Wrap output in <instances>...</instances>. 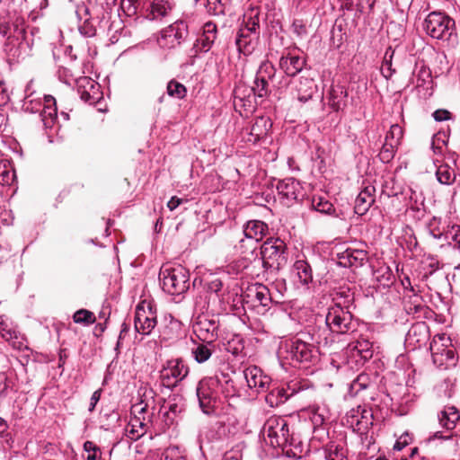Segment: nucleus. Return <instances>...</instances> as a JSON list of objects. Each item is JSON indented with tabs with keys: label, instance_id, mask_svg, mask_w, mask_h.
Returning a JSON list of instances; mask_svg holds the SVG:
<instances>
[{
	"label": "nucleus",
	"instance_id": "obj_1",
	"mask_svg": "<svg viewBox=\"0 0 460 460\" xmlns=\"http://www.w3.org/2000/svg\"><path fill=\"white\" fill-rule=\"evenodd\" d=\"M313 332H301L298 337L291 341L288 346V353L291 359L298 363H314L318 359V346L323 340L327 343L326 337L322 338L321 328L316 332L314 328Z\"/></svg>",
	"mask_w": 460,
	"mask_h": 460
},
{
	"label": "nucleus",
	"instance_id": "obj_2",
	"mask_svg": "<svg viewBox=\"0 0 460 460\" xmlns=\"http://www.w3.org/2000/svg\"><path fill=\"white\" fill-rule=\"evenodd\" d=\"M261 258L266 271L278 273L288 264L287 244L279 238H268L261 246Z\"/></svg>",
	"mask_w": 460,
	"mask_h": 460
},
{
	"label": "nucleus",
	"instance_id": "obj_3",
	"mask_svg": "<svg viewBox=\"0 0 460 460\" xmlns=\"http://www.w3.org/2000/svg\"><path fill=\"white\" fill-rule=\"evenodd\" d=\"M163 289L171 295H180L189 289V271L181 267H164L160 270Z\"/></svg>",
	"mask_w": 460,
	"mask_h": 460
},
{
	"label": "nucleus",
	"instance_id": "obj_4",
	"mask_svg": "<svg viewBox=\"0 0 460 460\" xmlns=\"http://www.w3.org/2000/svg\"><path fill=\"white\" fill-rule=\"evenodd\" d=\"M424 30L433 39L447 40L455 31V21L443 13L432 12L424 21Z\"/></svg>",
	"mask_w": 460,
	"mask_h": 460
},
{
	"label": "nucleus",
	"instance_id": "obj_5",
	"mask_svg": "<svg viewBox=\"0 0 460 460\" xmlns=\"http://www.w3.org/2000/svg\"><path fill=\"white\" fill-rule=\"evenodd\" d=\"M353 330L352 314L345 310L341 303H335V305L329 309L325 316V326L323 327V332L347 333Z\"/></svg>",
	"mask_w": 460,
	"mask_h": 460
},
{
	"label": "nucleus",
	"instance_id": "obj_6",
	"mask_svg": "<svg viewBox=\"0 0 460 460\" xmlns=\"http://www.w3.org/2000/svg\"><path fill=\"white\" fill-rule=\"evenodd\" d=\"M263 436L270 439L272 447H284L292 444V437L286 420L281 417H270L262 428Z\"/></svg>",
	"mask_w": 460,
	"mask_h": 460
},
{
	"label": "nucleus",
	"instance_id": "obj_7",
	"mask_svg": "<svg viewBox=\"0 0 460 460\" xmlns=\"http://www.w3.org/2000/svg\"><path fill=\"white\" fill-rule=\"evenodd\" d=\"M254 11L251 10L250 13H245L243 16L245 26L240 28L235 39V45L240 53L247 56L251 54L253 49V35L256 29L259 27V14L253 13Z\"/></svg>",
	"mask_w": 460,
	"mask_h": 460
},
{
	"label": "nucleus",
	"instance_id": "obj_8",
	"mask_svg": "<svg viewBox=\"0 0 460 460\" xmlns=\"http://www.w3.org/2000/svg\"><path fill=\"white\" fill-rule=\"evenodd\" d=\"M219 380L217 376L202 379L197 387V395L199 406L204 413L210 414L214 411L217 403V393L215 387Z\"/></svg>",
	"mask_w": 460,
	"mask_h": 460
},
{
	"label": "nucleus",
	"instance_id": "obj_9",
	"mask_svg": "<svg viewBox=\"0 0 460 460\" xmlns=\"http://www.w3.org/2000/svg\"><path fill=\"white\" fill-rule=\"evenodd\" d=\"M189 373V367L181 358L168 360L161 370V379L164 386L175 387Z\"/></svg>",
	"mask_w": 460,
	"mask_h": 460
},
{
	"label": "nucleus",
	"instance_id": "obj_10",
	"mask_svg": "<svg viewBox=\"0 0 460 460\" xmlns=\"http://www.w3.org/2000/svg\"><path fill=\"white\" fill-rule=\"evenodd\" d=\"M157 324L156 313L151 304L142 302L136 308L135 329L143 335H148Z\"/></svg>",
	"mask_w": 460,
	"mask_h": 460
},
{
	"label": "nucleus",
	"instance_id": "obj_11",
	"mask_svg": "<svg viewBox=\"0 0 460 460\" xmlns=\"http://www.w3.org/2000/svg\"><path fill=\"white\" fill-rule=\"evenodd\" d=\"M101 86L89 77H83L77 82V93L81 100L90 105H96L102 99Z\"/></svg>",
	"mask_w": 460,
	"mask_h": 460
},
{
	"label": "nucleus",
	"instance_id": "obj_12",
	"mask_svg": "<svg viewBox=\"0 0 460 460\" xmlns=\"http://www.w3.org/2000/svg\"><path fill=\"white\" fill-rule=\"evenodd\" d=\"M274 73V66L270 63H263L260 66L259 71L256 74L253 85L249 91L251 93L252 92L254 95L259 97L267 96L269 93L268 78H271Z\"/></svg>",
	"mask_w": 460,
	"mask_h": 460
},
{
	"label": "nucleus",
	"instance_id": "obj_13",
	"mask_svg": "<svg viewBox=\"0 0 460 460\" xmlns=\"http://www.w3.org/2000/svg\"><path fill=\"white\" fill-rule=\"evenodd\" d=\"M217 25L211 22H206L202 33L197 38L194 44L195 52H208L217 39Z\"/></svg>",
	"mask_w": 460,
	"mask_h": 460
},
{
	"label": "nucleus",
	"instance_id": "obj_14",
	"mask_svg": "<svg viewBox=\"0 0 460 460\" xmlns=\"http://www.w3.org/2000/svg\"><path fill=\"white\" fill-rule=\"evenodd\" d=\"M271 127L272 122L269 118H256L255 121L250 128L246 141L256 144L258 141L267 137Z\"/></svg>",
	"mask_w": 460,
	"mask_h": 460
},
{
	"label": "nucleus",
	"instance_id": "obj_15",
	"mask_svg": "<svg viewBox=\"0 0 460 460\" xmlns=\"http://www.w3.org/2000/svg\"><path fill=\"white\" fill-rule=\"evenodd\" d=\"M375 187L374 186H367L364 188L357 196L355 199V213L362 216L365 215L371 206L375 202Z\"/></svg>",
	"mask_w": 460,
	"mask_h": 460
},
{
	"label": "nucleus",
	"instance_id": "obj_16",
	"mask_svg": "<svg viewBox=\"0 0 460 460\" xmlns=\"http://www.w3.org/2000/svg\"><path fill=\"white\" fill-rule=\"evenodd\" d=\"M277 190L279 195L288 201L298 199L301 194V187L298 181L288 178L278 182Z\"/></svg>",
	"mask_w": 460,
	"mask_h": 460
},
{
	"label": "nucleus",
	"instance_id": "obj_17",
	"mask_svg": "<svg viewBox=\"0 0 460 460\" xmlns=\"http://www.w3.org/2000/svg\"><path fill=\"white\" fill-rule=\"evenodd\" d=\"M348 92L343 85H333L329 93V106L334 111H339L347 106Z\"/></svg>",
	"mask_w": 460,
	"mask_h": 460
},
{
	"label": "nucleus",
	"instance_id": "obj_18",
	"mask_svg": "<svg viewBox=\"0 0 460 460\" xmlns=\"http://www.w3.org/2000/svg\"><path fill=\"white\" fill-rule=\"evenodd\" d=\"M305 64V59L291 54L282 57L279 60L281 69L288 76H295L297 75L303 69Z\"/></svg>",
	"mask_w": 460,
	"mask_h": 460
},
{
	"label": "nucleus",
	"instance_id": "obj_19",
	"mask_svg": "<svg viewBox=\"0 0 460 460\" xmlns=\"http://www.w3.org/2000/svg\"><path fill=\"white\" fill-rule=\"evenodd\" d=\"M268 231V226L261 220H250L246 223L243 233L246 238L256 243L262 240Z\"/></svg>",
	"mask_w": 460,
	"mask_h": 460
},
{
	"label": "nucleus",
	"instance_id": "obj_20",
	"mask_svg": "<svg viewBox=\"0 0 460 460\" xmlns=\"http://www.w3.org/2000/svg\"><path fill=\"white\" fill-rule=\"evenodd\" d=\"M244 376L250 388H264L270 381L267 376H263L262 372L257 367H248L244 370Z\"/></svg>",
	"mask_w": 460,
	"mask_h": 460
},
{
	"label": "nucleus",
	"instance_id": "obj_21",
	"mask_svg": "<svg viewBox=\"0 0 460 460\" xmlns=\"http://www.w3.org/2000/svg\"><path fill=\"white\" fill-rule=\"evenodd\" d=\"M297 92V99L305 102L310 100L315 93L316 85L314 81L309 77H300L298 84L296 85Z\"/></svg>",
	"mask_w": 460,
	"mask_h": 460
},
{
	"label": "nucleus",
	"instance_id": "obj_22",
	"mask_svg": "<svg viewBox=\"0 0 460 460\" xmlns=\"http://www.w3.org/2000/svg\"><path fill=\"white\" fill-rule=\"evenodd\" d=\"M459 420V411L454 406L446 407L445 410L441 411L439 416L440 425L447 430L455 429L456 424Z\"/></svg>",
	"mask_w": 460,
	"mask_h": 460
},
{
	"label": "nucleus",
	"instance_id": "obj_23",
	"mask_svg": "<svg viewBox=\"0 0 460 460\" xmlns=\"http://www.w3.org/2000/svg\"><path fill=\"white\" fill-rule=\"evenodd\" d=\"M172 5L168 0H153L150 15L152 19H161L168 14Z\"/></svg>",
	"mask_w": 460,
	"mask_h": 460
},
{
	"label": "nucleus",
	"instance_id": "obj_24",
	"mask_svg": "<svg viewBox=\"0 0 460 460\" xmlns=\"http://www.w3.org/2000/svg\"><path fill=\"white\" fill-rule=\"evenodd\" d=\"M312 206L316 211L322 214L338 217L334 206L323 197H314Z\"/></svg>",
	"mask_w": 460,
	"mask_h": 460
},
{
	"label": "nucleus",
	"instance_id": "obj_25",
	"mask_svg": "<svg viewBox=\"0 0 460 460\" xmlns=\"http://www.w3.org/2000/svg\"><path fill=\"white\" fill-rule=\"evenodd\" d=\"M437 179L442 184H452L456 180L455 170L448 164H441L438 166L437 172Z\"/></svg>",
	"mask_w": 460,
	"mask_h": 460
},
{
	"label": "nucleus",
	"instance_id": "obj_26",
	"mask_svg": "<svg viewBox=\"0 0 460 460\" xmlns=\"http://www.w3.org/2000/svg\"><path fill=\"white\" fill-rule=\"evenodd\" d=\"M297 276L303 284H308L313 279L312 268L305 261H297L295 263Z\"/></svg>",
	"mask_w": 460,
	"mask_h": 460
},
{
	"label": "nucleus",
	"instance_id": "obj_27",
	"mask_svg": "<svg viewBox=\"0 0 460 460\" xmlns=\"http://www.w3.org/2000/svg\"><path fill=\"white\" fill-rule=\"evenodd\" d=\"M326 460H345L346 451L342 446L330 443L324 450Z\"/></svg>",
	"mask_w": 460,
	"mask_h": 460
},
{
	"label": "nucleus",
	"instance_id": "obj_28",
	"mask_svg": "<svg viewBox=\"0 0 460 460\" xmlns=\"http://www.w3.org/2000/svg\"><path fill=\"white\" fill-rule=\"evenodd\" d=\"M214 348L215 347L211 343L199 344L192 351L195 356V359L199 363L207 361L211 357Z\"/></svg>",
	"mask_w": 460,
	"mask_h": 460
},
{
	"label": "nucleus",
	"instance_id": "obj_29",
	"mask_svg": "<svg viewBox=\"0 0 460 460\" xmlns=\"http://www.w3.org/2000/svg\"><path fill=\"white\" fill-rule=\"evenodd\" d=\"M11 30L13 31V37H17V39L21 38L22 40L26 39V24L25 19L21 15H15L11 23Z\"/></svg>",
	"mask_w": 460,
	"mask_h": 460
},
{
	"label": "nucleus",
	"instance_id": "obj_30",
	"mask_svg": "<svg viewBox=\"0 0 460 460\" xmlns=\"http://www.w3.org/2000/svg\"><path fill=\"white\" fill-rule=\"evenodd\" d=\"M288 398L287 391L283 388L273 389L266 397V401L270 403L271 406L284 403Z\"/></svg>",
	"mask_w": 460,
	"mask_h": 460
},
{
	"label": "nucleus",
	"instance_id": "obj_31",
	"mask_svg": "<svg viewBox=\"0 0 460 460\" xmlns=\"http://www.w3.org/2000/svg\"><path fill=\"white\" fill-rule=\"evenodd\" d=\"M167 93L173 98L183 99L186 96L187 89L182 84L172 79L167 84Z\"/></svg>",
	"mask_w": 460,
	"mask_h": 460
},
{
	"label": "nucleus",
	"instance_id": "obj_32",
	"mask_svg": "<svg viewBox=\"0 0 460 460\" xmlns=\"http://www.w3.org/2000/svg\"><path fill=\"white\" fill-rule=\"evenodd\" d=\"M73 320L76 323L89 325L95 323L96 317L93 312L86 309H80L74 314Z\"/></svg>",
	"mask_w": 460,
	"mask_h": 460
},
{
	"label": "nucleus",
	"instance_id": "obj_33",
	"mask_svg": "<svg viewBox=\"0 0 460 460\" xmlns=\"http://www.w3.org/2000/svg\"><path fill=\"white\" fill-rule=\"evenodd\" d=\"M397 147L398 145L385 140L378 155L380 160L383 163H389L394 158Z\"/></svg>",
	"mask_w": 460,
	"mask_h": 460
},
{
	"label": "nucleus",
	"instance_id": "obj_34",
	"mask_svg": "<svg viewBox=\"0 0 460 460\" xmlns=\"http://www.w3.org/2000/svg\"><path fill=\"white\" fill-rule=\"evenodd\" d=\"M346 254L349 266H361L367 259V253L362 250H347Z\"/></svg>",
	"mask_w": 460,
	"mask_h": 460
},
{
	"label": "nucleus",
	"instance_id": "obj_35",
	"mask_svg": "<svg viewBox=\"0 0 460 460\" xmlns=\"http://www.w3.org/2000/svg\"><path fill=\"white\" fill-rule=\"evenodd\" d=\"M402 137L403 128L399 124H394L390 127V129L385 136V140L399 146Z\"/></svg>",
	"mask_w": 460,
	"mask_h": 460
},
{
	"label": "nucleus",
	"instance_id": "obj_36",
	"mask_svg": "<svg viewBox=\"0 0 460 460\" xmlns=\"http://www.w3.org/2000/svg\"><path fill=\"white\" fill-rule=\"evenodd\" d=\"M393 56L394 51L391 49V48H388L385 53L384 61L381 66V72L385 78H390L395 71L392 68Z\"/></svg>",
	"mask_w": 460,
	"mask_h": 460
},
{
	"label": "nucleus",
	"instance_id": "obj_37",
	"mask_svg": "<svg viewBox=\"0 0 460 460\" xmlns=\"http://www.w3.org/2000/svg\"><path fill=\"white\" fill-rule=\"evenodd\" d=\"M167 32H169V37L173 35V37L178 40L184 39L188 34L187 26L182 22L180 23H174L173 25H171ZM178 43H180V41H178Z\"/></svg>",
	"mask_w": 460,
	"mask_h": 460
},
{
	"label": "nucleus",
	"instance_id": "obj_38",
	"mask_svg": "<svg viewBox=\"0 0 460 460\" xmlns=\"http://www.w3.org/2000/svg\"><path fill=\"white\" fill-rule=\"evenodd\" d=\"M255 298L262 306H268L271 300L270 290L265 286H259L255 290Z\"/></svg>",
	"mask_w": 460,
	"mask_h": 460
},
{
	"label": "nucleus",
	"instance_id": "obj_39",
	"mask_svg": "<svg viewBox=\"0 0 460 460\" xmlns=\"http://www.w3.org/2000/svg\"><path fill=\"white\" fill-rule=\"evenodd\" d=\"M41 119L46 127H51L54 119L57 118V108L51 106H45L43 111L40 113Z\"/></svg>",
	"mask_w": 460,
	"mask_h": 460
},
{
	"label": "nucleus",
	"instance_id": "obj_40",
	"mask_svg": "<svg viewBox=\"0 0 460 460\" xmlns=\"http://www.w3.org/2000/svg\"><path fill=\"white\" fill-rule=\"evenodd\" d=\"M243 445L242 443L235 445L230 450L226 451L222 460H242Z\"/></svg>",
	"mask_w": 460,
	"mask_h": 460
},
{
	"label": "nucleus",
	"instance_id": "obj_41",
	"mask_svg": "<svg viewBox=\"0 0 460 460\" xmlns=\"http://www.w3.org/2000/svg\"><path fill=\"white\" fill-rule=\"evenodd\" d=\"M446 356L447 360L453 361L455 358V352L452 349H443L441 353H433V361L435 364L442 366V357Z\"/></svg>",
	"mask_w": 460,
	"mask_h": 460
},
{
	"label": "nucleus",
	"instance_id": "obj_42",
	"mask_svg": "<svg viewBox=\"0 0 460 460\" xmlns=\"http://www.w3.org/2000/svg\"><path fill=\"white\" fill-rule=\"evenodd\" d=\"M222 282L219 279H214L206 282L205 288L208 292L217 294L222 288Z\"/></svg>",
	"mask_w": 460,
	"mask_h": 460
},
{
	"label": "nucleus",
	"instance_id": "obj_43",
	"mask_svg": "<svg viewBox=\"0 0 460 460\" xmlns=\"http://www.w3.org/2000/svg\"><path fill=\"white\" fill-rule=\"evenodd\" d=\"M161 460H185L184 457L180 456L176 448H168L163 454Z\"/></svg>",
	"mask_w": 460,
	"mask_h": 460
},
{
	"label": "nucleus",
	"instance_id": "obj_44",
	"mask_svg": "<svg viewBox=\"0 0 460 460\" xmlns=\"http://www.w3.org/2000/svg\"><path fill=\"white\" fill-rule=\"evenodd\" d=\"M451 113L447 110H437L433 113V118L437 121H444L449 119Z\"/></svg>",
	"mask_w": 460,
	"mask_h": 460
},
{
	"label": "nucleus",
	"instance_id": "obj_45",
	"mask_svg": "<svg viewBox=\"0 0 460 460\" xmlns=\"http://www.w3.org/2000/svg\"><path fill=\"white\" fill-rule=\"evenodd\" d=\"M293 31L295 33H296L298 36H302L304 34L306 33V27L305 25L303 23L302 21H297L296 20L294 22H293Z\"/></svg>",
	"mask_w": 460,
	"mask_h": 460
},
{
	"label": "nucleus",
	"instance_id": "obj_46",
	"mask_svg": "<svg viewBox=\"0 0 460 460\" xmlns=\"http://www.w3.org/2000/svg\"><path fill=\"white\" fill-rule=\"evenodd\" d=\"M128 331H129V324L124 322L121 325V329L119 332V339H118V342H117V349L120 346L121 341L125 338V336L128 332Z\"/></svg>",
	"mask_w": 460,
	"mask_h": 460
},
{
	"label": "nucleus",
	"instance_id": "obj_47",
	"mask_svg": "<svg viewBox=\"0 0 460 460\" xmlns=\"http://www.w3.org/2000/svg\"><path fill=\"white\" fill-rule=\"evenodd\" d=\"M182 203V199L173 196L171 198V199L167 203V207L170 210H174L176 208H178Z\"/></svg>",
	"mask_w": 460,
	"mask_h": 460
},
{
	"label": "nucleus",
	"instance_id": "obj_48",
	"mask_svg": "<svg viewBox=\"0 0 460 460\" xmlns=\"http://www.w3.org/2000/svg\"><path fill=\"white\" fill-rule=\"evenodd\" d=\"M101 390H97L95 391L92 397H91V403H90V406H89V411H93L95 408V405L97 404V402H99L100 398H101Z\"/></svg>",
	"mask_w": 460,
	"mask_h": 460
},
{
	"label": "nucleus",
	"instance_id": "obj_49",
	"mask_svg": "<svg viewBox=\"0 0 460 460\" xmlns=\"http://www.w3.org/2000/svg\"><path fill=\"white\" fill-rule=\"evenodd\" d=\"M11 31V25L9 22H0V34L3 36H7L11 38V35H8Z\"/></svg>",
	"mask_w": 460,
	"mask_h": 460
},
{
	"label": "nucleus",
	"instance_id": "obj_50",
	"mask_svg": "<svg viewBox=\"0 0 460 460\" xmlns=\"http://www.w3.org/2000/svg\"><path fill=\"white\" fill-rule=\"evenodd\" d=\"M421 331H423L424 332H426V327L423 325V324H419V325H415L413 327H411V329L409 331V337H411L412 335H416L417 332H421ZM425 337L427 336L426 333H424Z\"/></svg>",
	"mask_w": 460,
	"mask_h": 460
},
{
	"label": "nucleus",
	"instance_id": "obj_51",
	"mask_svg": "<svg viewBox=\"0 0 460 460\" xmlns=\"http://www.w3.org/2000/svg\"><path fill=\"white\" fill-rule=\"evenodd\" d=\"M84 449L90 453V452H93L94 450H99V447L93 442V441H86L84 442Z\"/></svg>",
	"mask_w": 460,
	"mask_h": 460
},
{
	"label": "nucleus",
	"instance_id": "obj_52",
	"mask_svg": "<svg viewBox=\"0 0 460 460\" xmlns=\"http://www.w3.org/2000/svg\"><path fill=\"white\" fill-rule=\"evenodd\" d=\"M453 246L460 249V229H457L456 233L452 236Z\"/></svg>",
	"mask_w": 460,
	"mask_h": 460
},
{
	"label": "nucleus",
	"instance_id": "obj_53",
	"mask_svg": "<svg viewBox=\"0 0 460 460\" xmlns=\"http://www.w3.org/2000/svg\"><path fill=\"white\" fill-rule=\"evenodd\" d=\"M100 455V449L90 452L87 456V460H99Z\"/></svg>",
	"mask_w": 460,
	"mask_h": 460
},
{
	"label": "nucleus",
	"instance_id": "obj_54",
	"mask_svg": "<svg viewBox=\"0 0 460 460\" xmlns=\"http://www.w3.org/2000/svg\"><path fill=\"white\" fill-rule=\"evenodd\" d=\"M134 412H137L139 414L144 413L146 410V405H142V403L137 404L133 406Z\"/></svg>",
	"mask_w": 460,
	"mask_h": 460
},
{
	"label": "nucleus",
	"instance_id": "obj_55",
	"mask_svg": "<svg viewBox=\"0 0 460 460\" xmlns=\"http://www.w3.org/2000/svg\"><path fill=\"white\" fill-rule=\"evenodd\" d=\"M135 428H136V425L134 423H132V429L129 431L133 435L131 437L132 439H137L144 435V433L139 434L138 431L135 429Z\"/></svg>",
	"mask_w": 460,
	"mask_h": 460
},
{
	"label": "nucleus",
	"instance_id": "obj_56",
	"mask_svg": "<svg viewBox=\"0 0 460 460\" xmlns=\"http://www.w3.org/2000/svg\"><path fill=\"white\" fill-rule=\"evenodd\" d=\"M45 102H46L45 106L56 107V101L50 95L45 96Z\"/></svg>",
	"mask_w": 460,
	"mask_h": 460
},
{
	"label": "nucleus",
	"instance_id": "obj_57",
	"mask_svg": "<svg viewBox=\"0 0 460 460\" xmlns=\"http://www.w3.org/2000/svg\"><path fill=\"white\" fill-rule=\"evenodd\" d=\"M7 429L6 422L0 417V434L4 433Z\"/></svg>",
	"mask_w": 460,
	"mask_h": 460
},
{
	"label": "nucleus",
	"instance_id": "obj_58",
	"mask_svg": "<svg viewBox=\"0 0 460 460\" xmlns=\"http://www.w3.org/2000/svg\"><path fill=\"white\" fill-rule=\"evenodd\" d=\"M234 97H235V98H239L240 100H243V99L245 97V95H243H243L241 94V87H236V88L234 89Z\"/></svg>",
	"mask_w": 460,
	"mask_h": 460
},
{
	"label": "nucleus",
	"instance_id": "obj_59",
	"mask_svg": "<svg viewBox=\"0 0 460 460\" xmlns=\"http://www.w3.org/2000/svg\"><path fill=\"white\" fill-rule=\"evenodd\" d=\"M105 324L103 323H98L96 326H95V331L96 332H99L100 333H102L104 331H105Z\"/></svg>",
	"mask_w": 460,
	"mask_h": 460
},
{
	"label": "nucleus",
	"instance_id": "obj_60",
	"mask_svg": "<svg viewBox=\"0 0 460 460\" xmlns=\"http://www.w3.org/2000/svg\"><path fill=\"white\" fill-rule=\"evenodd\" d=\"M6 177H8V172L0 174V181H2L3 184L8 183V180H5Z\"/></svg>",
	"mask_w": 460,
	"mask_h": 460
},
{
	"label": "nucleus",
	"instance_id": "obj_61",
	"mask_svg": "<svg viewBox=\"0 0 460 460\" xmlns=\"http://www.w3.org/2000/svg\"><path fill=\"white\" fill-rule=\"evenodd\" d=\"M405 446V443H402L400 441H397L394 445V449L402 450L403 447Z\"/></svg>",
	"mask_w": 460,
	"mask_h": 460
},
{
	"label": "nucleus",
	"instance_id": "obj_62",
	"mask_svg": "<svg viewBox=\"0 0 460 460\" xmlns=\"http://www.w3.org/2000/svg\"><path fill=\"white\" fill-rule=\"evenodd\" d=\"M431 232V234L435 237V238H439L441 236V232L438 231L437 230H430Z\"/></svg>",
	"mask_w": 460,
	"mask_h": 460
},
{
	"label": "nucleus",
	"instance_id": "obj_63",
	"mask_svg": "<svg viewBox=\"0 0 460 460\" xmlns=\"http://www.w3.org/2000/svg\"><path fill=\"white\" fill-rule=\"evenodd\" d=\"M131 421H132V422H133V421H135V423H134V424H135L136 426H137V423H138V424H139V427H141V428H143V427H144V425H145L143 421L139 420V419H136L135 420H131Z\"/></svg>",
	"mask_w": 460,
	"mask_h": 460
},
{
	"label": "nucleus",
	"instance_id": "obj_64",
	"mask_svg": "<svg viewBox=\"0 0 460 460\" xmlns=\"http://www.w3.org/2000/svg\"><path fill=\"white\" fill-rule=\"evenodd\" d=\"M418 452H419L418 447H413V448L411 449V456H415L416 454H418Z\"/></svg>",
	"mask_w": 460,
	"mask_h": 460
}]
</instances>
